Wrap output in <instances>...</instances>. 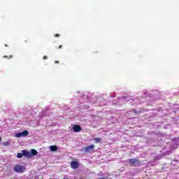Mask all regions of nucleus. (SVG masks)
<instances>
[{
	"instance_id": "nucleus-1",
	"label": "nucleus",
	"mask_w": 179,
	"mask_h": 179,
	"mask_svg": "<svg viewBox=\"0 0 179 179\" xmlns=\"http://www.w3.org/2000/svg\"><path fill=\"white\" fill-rule=\"evenodd\" d=\"M24 156L25 157H31V153L27 151V150H24L22 151V153H17V159H22Z\"/></svg>"
},
{
	"instance_id": "nucleus-2",
	"label": "nucleus",
	"mask_w": 179,
	"mask_h": 179,
	"mask_svg": "<svg viewBox=\"0 0 179 179\" xmlns=\"http://www.w3.org/2000/svg\"><path fill=\"white\" fill-rule=\"evenodd\" d=\"M14 171H15V173H24L26 168L24 166L17 164L14 167Z\"/></svg>"
},
{
	"instance_id": "nucleus-3",
	"label": "nucleus",
	"mask_w": 179,
	"mask_h": 179,
	"mask_svg": "<svg viewBox=\"0 0 179 179\" xmlns=\"http://www.w3.org/2000/svg\"><path fill=\"white\" fill-rule=\"evenodd\" d=\"M29 135V131L27 130H25L22 132H19L15 134L16 138H20L22 136H27Z\"/></svg>"
},
{
	"instance_id": "nucleus-4",
	"label": "nucleus",
	"mask_w": 179,
	"mask_h": 179,
	"mask_svg": "<svg viewBox=\"0 0 179 179\" xmlns=\"http://www.w3.org/2000/svg\"><path fill=\"white\" fill-rule=\"evenodd\" d=\"M71 169H73L74 170L78 169V167H79L78 162L76 161H72L71 162Z\"/></svg>"
},
{
	"instance_id": "nucleus-5",
	"label": "nucleus",
	"mask_w": 179,
	"mask_h": 179,
	"mask_svg": "<svg viewBox=\"0 0 179 179\" xmlns=\"http://www.w3.org/2000/svg\"><path fill=\"white\" fill-rule=\"evenodd\" d=\"M94 149V145H88L84 148L85 152H89Z\"/></svg>"
},
{
	"instance_id": "nucleus-6",
	"label": "nucleus",
	"mask_w": 179,
	"mask_h": 179,
	"mask_svg": "<svg viewBox=\"0 0 179 179\" xmlns=\"http://www.w3.org/2000/svg\"><path fill=\"white\" fill-rule=\"evenodd\" d=\"M74 132H80L82 131V127L80 125L76 124L73 127Z\"/></svg>"
},
{
	"instance_id": "nucleus-7",
	"label": "nucleus",
	"mask_w": 179,
	"mask_h": 179,
	"mask_svg": "<svg viewBox=\"0 0 179 179\" xmlns=\"http://www.w3.org/2000/svg\"><path fill=\"white\" fill-rule=\"evenodd\" d=\"M30 153H31V157L32 156H37V155H38V152H37V150H36L34 149H31Z\"/></svg>"
},
{
	"instance_id": "nucleus-8",
	"label": "nucleus",
	"mask_w": 179,
	"mask_h": 179,
	"mask_svg": "<svg viewBox=\"0 0 179 179\" xmlns=\"http://www.w3.org/2000/svg\"><path fill=\"white\" fill-rule=\"evenodd\" d=\"M51 152H57L58 150V147L57 145H52L50 147Z\"/></svg>"
},
{
	"instance_id": "nucleus-9",
	"label": "nucleus",
	"mask_w": 179,
	"mask_h": 179,
	"mask_svg": "<svg viewBox=\"0 0 179 179\" xmlns=\"http://www.w3.org/2000/svg\"><path fill=\"white\" fill-rule=\"evenodd\" d=\"M94 141L96 143H100V142H101V138H94Z\"/></svg>"
},
{
	"instance_id": "nucleus-10",
	"label": "nucleus",
	"mask_w": 179,
	"mask_h": 179,
	"mask_svg": "<svg viewBox=\"0 0 179 179\" xmlns=\"http://www.w3.org/2000/svg\"><path fill=\"white\" fill-rule=\"evenodd\" d=\"M3 58H7L8 59H10L11 58H13V55H10L9 56L4 55Z\"/></svg>"
},
{
	"instance_id": "nucleus-11",
	"label": "nucleus",
	"mask_w": 179,
	"mask_h": 179,
	"mask_svg": "<svg viewBox=\"0 0 179 179\" xmlns=\"http://www.w3.org/2000/svg\"><path fill=\"white\" fill-rule=\"evenodd\" d=\"M3 146H9L10 145V143L9 141H6L3 143Z\"/></svg>"
},
{
	"instance_id": "nucleus-12",
	"label": "nucleus",
	"mask_w": 179,
	"mask_h": 179,
	"mask_svg": "<svg viewBox=\"0 0 179 179\" xmlns=\"http://www.w3.org/2000/svg\"><path fill=\"white\" fill-rule=\"evenodd\" d=\"M129 163H131V164H135V159H129Z\"/></svg>"
},
{
	"instance_id": "nucleus-13",
	"label": "nucleus",
	"mask_w": 179,
	"mask_h": 179,
	"mask_svg": "<svg viewBox=\"0 0 179 179\" xmlns=\"http://www.w3.org/2000/svg\"><path fill=\"white\" fill-rule=\"evenodd\" d=\"M55 37H59V34H55Z\"/></svg>"
},
{
	"instance_id": "nucleus-14",
	"label": "nucleus",
	"mask_w": 179,
	"mask_h": 179,
	"mask_svg": "<svg viewBox=\"0 0 179 179\" xmlns=\"http://www.w3.org/2000/svg\"><path fill=\"white\" fill-rule=\"evenodd\" d=\"M55 64H59V61L58 60L55 61Z\"/></svg>"
},
{
	"instance_id": "nucleus-15",
	"label": "nucleus",
	"mask_w": 179,
	"mask_h": 179,
	"mask_svg": "<svg viewBox=\"0 0 179 179\" xmlns=\"http://www.w3.org/2000/svg\"><path fill=\"white\" fill-rule=\"evenodd\" d=\"M47 56H43V59H47Z\"/></svg>"
},
{
	"instance_id": "nucleus-16",
	"label": "nucleus",
	"mask_w": 179,
	"mask_h": 179,
	"mask_svg": "<svg viewBox=\"0 0 179 179\" xmlns=\"http://www.w3.org/2000/svg\"><path fill=\"white\" fill-rule=\"evenodd\" d=\"M59 49L62 48V45H60L59 46Z\"/></svg>"
},
{
	"instance_id": "nucleus-17",
	"label": "nucleus",
	"mask_w": 179,
	"mask_h": 179,
	"mask_svg": "<svg viewBox=\"0 0 179 179\" xmlns=\"http://www.w3.org/2000/svg\"><path fill=\"white\" fill-rule=\"evenodd\" d=\"M25 43H29V41L26 40V41H25Z\"/></svg>"
},
{
	"instance_id": "nucleus-18",
	"label": "nucleus",
	"mask_w": 179,
	"mask_h": 179,
	"mask_svg": "<svg viewBox=\"0 0 179 179\" xmlns=\"http://www.w3.org/2000/svg\"><path fill=\"white\" fill-rule=\"evenodd\" d=\"M1 137H0V142H1Z\"/></svg>"
}]
</instances>
